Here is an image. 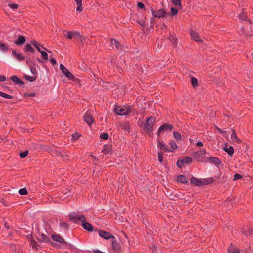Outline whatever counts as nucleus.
Segmentation results:
<instances>
[{
  "label": "nucleus",
  "instance_id": "nucleus-30",
  "mask_svg": "<svg viewBox=\"0 0 253 253\" xmlns=\"http://www.w3.org/2000/svg\"><path fill=\"white\" fill-rule=\"evenodd\" d=\"M39 52L41 53L43 59L46 61H47L48 58V55H47V53L44 51H42V50H41Z\"/></svg>",
  "mask_w": 253,
  "mask_h": 253
},
{
  "label": "nucleus",
  "instance_id": "nucleus-25",
  "mask_svg": "<svg viewBox=\"0 0 253 253\" xmlns=\"http://www.w3.org/2000/svg\"><path fill=\"white\" fill-rule=\"evenodd\" d=\"M242 233L244 234L246 236H250L253 234V229L249 228L248 231H246V230L244 228L242 231Z\"/></svg>",
  "mask_w": 253,
  "mask_h": 253
},
{
  "label": "nucleus",
  "instance_id": "nucleus-14",
  "mask_svg": "<svg viewBox=\"0 0 253 253\" xmlns=\"http://www.w3.org/2000/svg\"><path fill=\"white\" fill-rule=\"evenodd\" d=\"M12 55L18 61H22L24 59V56H22L21 54L17 52L15 50H12Z\"/></svg>",
  "mask_w": 253,
  "mask_h": 253
},
{
  "label": "nucleus",
  "instance_id": "nucleus-26",
  "mask_svg": "<svg viewBox=\"0 0 253 253\" xmlns=\"http://www.w3.org/2000/svg\"><path fill=\"white\" fill-rule=\"evenodd\" d=\"M24 77L27 81H29L30 82H33L37 79V76H30L29 75H25Z\"/></svg>",
  "mask_w": 253,
  "mask_h": 253
},
{
  "label": "nucleus",
  "instance_id": "nucleus-44",
  "mask_svg": "<svg viewBox=\"0 0 253 253\" xmlns=\"http://www.w3.org/2000/svg\"><path fill=\"white\" fill-rule=\"evenodd\" d=\"M8 5L13 10L17 9L18 7V5L15 3H9Z\"/></svg>",
  "mask_w": 253,
  "mask_h": 253
},
{
  "label": "nucleus",
  "instance_id": "nucleus-54",
  "mask_svg": "<svg viewBox=\"0 0 253 253\" xmlns=\"http://www.w3.org/2000/svg\"><path fill=\"white\" fill-rule=\"evenodd\" d=\"M31 245L32 246L33 248H36L37 245V243L35 241H31Z\"/></svg>",
  "mask_w": 253,
  "mask_h": 253
},
{
  "label": "nucleus",
  "instance_id": "nucleus-1",
  "mask_svg": "<svg viewBox=\"0 0 253 253\" xmlns=\"http://www.w3.org/2000/svg\"><path fill=\"white\" fill-rule=\"evenodd\" d=\"M70 219L74 222L78 224L82 223L83 227L88 231H92L93 230V226L88 222L86 221V219L84 215L79 214L76 213H72L69 215Z\"/></svg>",
  "mask_w": 253,
  "mask_h": 253
},
{
  "label": "nucleus",
  "instance_id": "nucleus-51",
  "mask_svg": "<svg viewBox=\"0 0 253 253\" xmlns=\"http://www.w3.org/2000/svg\"><path fill=\"white\" fill-rule=\"evenodd\" d=\"M77 5H78V6L77 8V10L78 11L81 12L83 10L82 4H80Z\"/></svg>",
  "mask_w": 253,
  "mask_h": 253
},
{
  "label": "nucleus",
  "instance_id": "nucleus-36",
  "mask_svg": "<svg viewBox=\"0 0 253 253\" xmlns=\"http://www.w3.org/2000/svg\"><path fill=\"white\" fill-rule=\"evenodd\" d=\"M8 49V47L2 43H0V50L3 51H6Z\"/></svg>",
  "mask_w": 253,
  "mask_h": 253
},
{
  "label": "nucleus",
  "instance_id": "nucleus-11",
  "mask_svg": "<svg viewBox=\"0 0 253 253\" xmlns=\"http://www.w3.org/2000/svg\"><path fill=\"white\" fill-rule=\"evenodd\" d=\"M99 235L100 237L105 239L108 240L109 239H115V237L113 235H111L109 232L103 230H100L99 231Z\"/></svg>",
  "mask_w": 253,
  "mask_h": 253
},
{
  "label": "nucleus",
  "instance_id": "nucleus-8",
  "mask_svg": "<svg viewBox=\"0 0 253 253\" xmlns=\"http://www.w3.org/2000/svg\"><path fill=\"white\" fill-rule=\"evenodd\" d=\"M60 69L62 71L63 73L65 76L70 80H72L74 78L73 75L70 72V71L66 69L63 64L60 65Z\"/></svg>",
  "mask_w": 253,
  "mask_h": 253
},
{
  "label": "nucleus",
  "instance_id": "nucleus-62",
  "mask_svg": "<svg viewBox=\"0 0 253 253\" xmlns=\"http://www.w3.org/2000/svg\"><path fill=\"white\" fill-rule=\"evenodd\" d=\"M67 191H68V192L69 191L68 189H66V191H65L66 194L67 193Z\"/></svg>",
  "mask_w": 253,
  "mask_h": 253
},
{
  "label": "nucleus",
  "instance_id": "nucleus-64",
  "mask_svg": "<svg viewBox=\"0 0 253 253\" xmlns=\"http://www.w3.org/2000/svg\"><path fill=\"white\" fill-rule=\"evenodd\" d=\"M67 191H68V192L69 191L68 189H66V191H65L66 194L67 193Z\"/></svg>",
  "mask_w": 253,
  "mask_h": 253
},
{
  "label": "nucleus",
  "instance_id": "nucleus-43",
  "mask_svg": "<svg viewBox=\"0 0 253 253\" xmlns=\"http://www.w3.org/2000/svg\"><path fill=\"white\" fill-rule=\"evenodd\" d=\"M28 154V151L26 150L23 152H21L19 155H20V156L21 158H24L27 156Z\"/></svg>",
  "mask_w": 253,
  "mask_h": 253
},
{
  "label": "nucleus",
  "instance_id": "nucleus-48",
  "mask_svg": "<svg viewBox=\"0 0 253 253\" xmlns=\"http://www.w3.org/2000/svg\"><path fill=\"white\" fill-rule=\"evenodd\" d=\"M242 178V176L241 175H240L238 173H236L234 175V180H236L241 179Z\"/></svg>",
  "mask_w": 253,
  "mask_h": 253
},
{
  "label": "nucleus",
  "instance_id": "nucleus-41",
  "mask_svg": "<svg viewBox=\"0 0 253 253\" xmlns=\"http://www.w3.org/2000/svg\"><path fill=\"white\" fill-rule=\"evenodd\" d=\"M19 193L21 195H26L27 191L26 188H22L19 190Z\"/></svg>",
  "mask_w": 253,
  "mask_h": 253
},
{
  "label": "nucleus",
  "instance_id": "nucleus-21",
  "mask_svg": "<svg viewBox=\"0 0 253 253\" xmlns=\"http://www.w3.org/2000/svg\"><path fill=\"white\" fill-rule=\"evenodd\" d=\"M177 180L178 182H180L183 184H186L188 182L186 178L183 175H178L177 177Z\"/></svg>",
  "mask_w": 253,
  "mask_h": 253
},
{
  "label": "nucleus",
  "instance_id": "nucleus-18",
  "mask_svg": "<svg viewBox=\"0 0 253 253\" xmlns=\"http://www.w3.org/2000/svg\"><path fill=\"white\" fill-rule=\"evenodd\" d=\"M25 38L24 36H20L18 37L17 40L14 42L17 45H22L25 42Z\"/></svg>",
  "mask_w": 253,
  "mask_h": 253
},
{
  "label": "nucleus",
  "instance_id": "nucleus-20",
  "mask_svg": "<svg viewBox=\"0 0 253 253\" xmlns=\"http://www.w3.org/2000/svg\"><path fill=\"white\" fill-rule=\"evenodd\" d=\"M228 252L229 253H239V251L238 249L234 245H231L228 249Z\"/></svg>",
  "mask_w": 253,
  "mask_h": 253
},
{
  "label": "nucleus",
  "instance_id": "nucleus-39",
  "mask_svg": "<svg viewBox=\"0 0 253 253\" xmlns=\"http://www.w3.org/2000/svg\"><path fill=\"white\" fill-rule=\"evenodd\" d=\"M184 164H190L192 161V158L189 157H185L183 159Z\"/></svg>",
  "mask_w": 253,
  "mask_h": 253
},
{
  "label": "nucleus",
  "instance_id": "nucleus-47",
  "mask_svg": "<svg viewBox=\"0 0 253 253\" xmlns=\"http://www.w3.org/2000/svg\"><path fill=\"white\" fill-rule=\"evenodd\" d=\"M170 10L171 14L172 16L176 15L177 13V10L174 7H171Z\"/></svg>",
  "mask_w": 253,
  "mask_h": 253
},
{
  "label": "nucleus",
  "instance_id": "nucleus-40",
  "mask_svg": "<svg viewBox=\"0 0 253 253\" xmlns=\"http://www.w3.org/2000/svg\"><path fill=\"white\" fill-rule=\"evenodd\" d=\"M123 128L127 131L129 132V124L126 122L123 125Z\"/></svg>",
  "mask_w": 253,
  "mask_h": 253
},
{
  "label": "nucleus",
  "instance_id": "nucleus-12",
  "mask_svg": "<svg viewBox=\"0 0 253 253\" xmlns=\"http://www.w3.org/2000/svg\"><path fill=\"white\" fill-rule=\"evenodd\" d=\"M37 239L40 242H48L49 241L48 237L43 233L40 232V231H39Z\"/></svg>",
  "mask_w": 253,
  "mask_h": 253
},
{
  "label": "nucleus",
  "instance_id": "nucleus-6",
  "mask_svg": "<svg viewBox=\"0 0 253 253\" xmlns=\"http://www.w3.org/2000/svg\"><path fill=\"white\" fill-rule=\"evenodd\" d=\"M65 36L69 39H74L79 40L81 38V35L79 33L76 31L68 32L67 35H65Z\"/></svg>",
  "mask_w": 253,
  "mask_h": 253
},
{
  "label": "nucleus",
  "instance_id": "nucleus-27",
  "mask_svg": "<svg viewBox=\"0 0 253 253\" xmlns=\"http://www.w3.org/2000/svg\"><path fill=\"white\" fill-rule=\"evenodd\" d=\"M111 45L113 46L114 45L115 46V47L117 49H119L120 46H121V45L119 43V42L116 41V40H114V39H112L111 41Z\"/></svg>",
  "mask_w": 253,
  "mask_h": 253
},
{
  "label": "nucleus",
  "instance_id": "nucleus-55",
  "mask_svg": "<svg viewBox=\"0 0 253 253\" xmlns=\"http://www.w3.org/2000/svg\"><path fill=\"white\" fill-rule=\"evenodd\" d=\"M6 81V78L5 77L3 76H0V81L1 82H4Z\"/></svg>",
  "mask_w": 253,
  "mask_h": 253
},
{
  "label": "nucleus",
  "instance_id": "nucleus-35",
  "mask_svg": "<svg viewBox=\"0 0 253 253\" xmlns=\"http://www.w3.org/2000/svg\"><path fill=\"white\" fill-rule=\"evenodd\" d=\"M110 149L111 148L109 145H105L104 146V148L102 150V152L105 154H107L109 153V152H110Z\"/></svg>",
  "mask_w": 253,
  "mask_h": 253
},
{
  "label": "nucleus",
  "instance_id": "nucleus-50",
  "mask_svg": "<svg viewBox=\"0 0 253 253\" xmlns=\"http://www.w3.org/2000/svg\"><path fill=\"white\" fill-rule=\"evenodd\" d=\"M158 158L160 162H162L163 161V155L161 153H159Z\"/></svg>",
  "mask_w": 253,
  "mask_h": 253
},
{
  "label": "nucleus",
  "instance_id": "nucleus-13",
  "mask_svg": "<svg viewBox=\"0 0 253 253\" xmlns=\"http://www.w3.org/2000/svg\"><path fill=\"white\" fill-rule=\"evenodd\" d=\"M190 35L192 38L197 42H202L203 41V40L200 38L198 34L196 32L191 30Z\"/></svg>",
  "mask_w": 253,
  "mask_h": 253
},
{
  "label": "nucleus",
  "instance_id": "nucleus-61",
  "mask_svg": "<svg viewBox=\"0 0 253 253\" xmlns=\"http://www.w3.org/2000/svg\"><path fill=\"white\" fill-rule=\"evenodd\" d=\"M218 130L219 132H222L221 129L218 128Z\"/></svg>",
  "mask_w": 253,
  "mask_h": 253
},
{
  "label": "nucleus",
  "instance_id": "nucleus-42",
  "mask_svg": "<svg viewBox=\"0 0 253 253\" xmlns=\"http://www.w3.org/2000/svg\"><path fill=\"white\" fill-rule=\"evenodd\" d=\"M60 227H61L63 229H66L68 228V225L67 223H66V222H61L60 223Z\"/></svg>",
  "mask_w": 253,
  "mask_h": 253
},
{
  "label": "nucleus",
  "instance_id": "nucleus-46",
  "mask_svg": "<svg viewBox=\"0 0 253 253\" xmlns=\"http://www.w3.org/2000/svg\"><path fill=\"white\" fill-rule=\"evenodd\" d=\"M184 164L183 160H179L177 162V166L179 168H181Z\"/></svg>",
  "mask_w": 253,
  "mask_h": 253
},
{
  "label": "nucleus",
  "instance_id": "nucleus-52",
  "mask_svg": "<svg viewBox=\"0 0 253 253\" xmlns=\"http://www.w3.org/2000/svg\"><path fill=\"white\" fill-rule=\"evenodd\" d=\"M79 135L78 133H74L73 134L72 137L74 140H77L79 138Z\"/></svg>",
  "mask_w": 253,
  "mask_h": 253
},
{
  "label": "nucleus",
  "instance_id": "nucleus-29",
  "mask_svg": "<svg viewBox=\"0 0 253 253\" xmlns=\"http://www.w3.org/2000/svg\"><path fill=\"white\" fill-rule=\"evenodd\" d=\"M239 18L241 20H245L247 19V15L246 13L245 10H243V12L239 14Z\"/></svg>",
  "mask_w": 253,
  "mask_h": 253
},
{
  "label": "nucleus",
  "instance_id": "nucleus-58",
  "mask_svg": "<svg viewBox=\"0 0 253 253\" xmlns=\"http://www.w3.org/2000/svg\"><path fill=\"white\" fill-rule=\"evenodd\" d=\"M77 5L82 4V0H75Z\"/></svg>",
  "mask_w": 253,
  "mask_h": 253
},
{
  "label": "nucleus",
  "instance_id": "nucleus-32",
  "mask_svg": "<svg viewBox=\"0 0 253 253\" xmlns=\"http://www.w3.org/2000/svg\"><path fill=\"white\" fill-rule=\"evenodd\" d=\"M31 43L33 44V45L39 51H40L41 50L40 48L41 45L39 43H38L36 41H32Z\"/></svg>",
  "mask_w": 253,
  "mask_h": 253
},
{
  "label": "nucleus",
  "instance_id": "nucleus-28",
  "mask_svg": "<svg viewBox=\"0 0 253 253\" xmlns=\"http://www.w3.org/2000/svg\"><path fill=\"white\" fill-rule=\"evenodd\" d=\"M224 150L230 156H232L234 153V149L232 146H230L229 148H225L224 149Z\"/></svg>",
  "mask_w": 253,
  "mask_h": 253
},
{
  "label": "nucleus",
  "instance_id": "nucleus-7",
  "mask_svg": "<svg viewBox=\"0 0 253 253\" xmlns=\"http://www.w3.org/2000/svg\"><path fill=\"white\" fill-rule=\"evenodd\" d=\"M173 128V126L171 125L168 124H164L162 125L159 128L158 135L163 131H171Z\"/></svg>",
  "mask_w": 253,
  "mask_h": 253
},
{
  "label": "nucleus",
  "instance_id": "nucleus-23",
  "mask_svg": "<svg viewBox=\"0 0 253 253\" xmlns=\"http://www.w3.org/2000/svg\"><path fill=\"white\" fill-rule=\"evenodd\" d=\"M158 147L161 150H164L166 151H169L170 150L165 146V144L163 142L159 141L158 144Z\"/></svg>",
  "mask_w": 253,
  "mask_h": 253
},
{
  "label": "nucleus",
  "instance_id": "nucleus-4",
  "mask_svg": "<svg viewBox=\"0 0 253 253\" xmlns=\"http://www.w3.org/2000/svg\"><path fill=\"white\" fill-rule=\"evenodd\" d=\"M206 153V150L204 149H202L199 151L194 153L193 154V156L197 161L199 162H203L204 160V159Z\"/></svg>",
  "mask_w": 253,
  "mask_h": 253
},
{
  "label": "nucleus",
  "instance_id": "nucleus-19",
  "mask_svg": "<svg viewBox=\"0 0 253 253\" xmlns=\"http://www.w3.org/2000/svg\"><path fill=\"white\" fill-rule=\"evenodd\" d=\"M232 133L231 135V138L232 140V141L237 142L239 143H240L241 140L237 136V135H236L235 130H234V129L232 130Z\"/></svg>",
  "mask_w": 253,
  "mask_h": 253
},
{
  "label": "nucleus",
  "instance_id": "nucleus-53",
  "mask_svg": "<svg viewBox=\"0 0 253 253\" xmlns=\"http://www.w3.org/2000/svg\"><path fill=\"white\" fill-rule=\"evenodd\" d=\"M137 6L138 7H139L140 8H144V7H145L144 4L141 2H139L137 4Z\"/></svg>",
  "mask_w": 253,
  "mask_h": 253
},
{
  "label": "nucleus",
  "instance_id": "nucleus-34",
  "mask_svg": "<svg viewBox=\"0 0 253 253\" xmlns=\"http://www.w3.org/2000/svg\"><path fill=\"white\" fill-rule=\"evenodd\" d=\"M0 96L2 97H4L5 98H7V99H12L13 98V97L11 95L7 94L6 93H3L0 91Z\"/></svg>",
  "mask_w": 253,
  "mask_h": 253
},
{
  "label": "nucleus",
  "instance_id": "nucleus-17",
  "mask_svg": "<svg viewBox=\"0 0 253 253\" xmlns=\"http://www.w3.org/2000/svg\"><path fill=\"white\" fill-rule=\"evenodd\" d=\"M52 238L55 241L58 242L59 243H64V239L59 234L58 235H53L52 236Z\"/></svg>",
  "mask_w": 253,
  "mask_h": 253
},
{
  "label": "nucleus",
  "instance_id": "nucleus-24",
  "mask_svg": "<svg viewBox=\"0 0 253 253\" xmlns=\"http://www.w3.org/2000/svg\"><path fill=\"white\" fill-rule=\"evenodd\" d=\"M24 50L26 52H31L34 53L35 49L31 46V44L27 43L24 48Z\"/></svg>",
  "mask_w": 253,
  "mask_h": 253
},
{
  "label": "nucleus",
  "instance_id": "nucleus-16",
  "mask_svg": "<svg viewBox=\"0 0 253 253\" xmlns=\"http://www.w3.org/2000/svg\"><path fill=\"white\" fill-rule=\"evenodd\" d=\"M10 79L16 84L21 85L23 84L24 83L19 79L16 76H12L10 77Z\"/></svg>",
  "mask_w": 253,
  "mask_h": 253
},
{
  "label": "nucleus",
  "instance_id": "nucleus-5",
  "mask_svg": "<svg viewBox=\"0 0 253 253\" xmlns=\"http://www.w3.org/2000/svg\"><path fill=\"white\" fill-rule=\"evenodd\" d=\"M155 121V117H151L149 118L146 121V123L145 126V129L149 131H152L153 126Z\"/></svg>",
  "mask_w": 253,
  "mask_h": 253
},
{
  "label": "nucleus",
  "instance_id": "nucleus-22",
  "mask_svg": "<svg viewBox=\"0 0 253 253\" xmlns=\"http://www.w3.org/2000/svg\"><path fill=\"white\" fill-rule=\"evenodd\" d=\"M111 244H112V249L114 251H118V250H119V249H120V245L117 243L116 240H115L114 239H113V240L111 241Z\"/></svg>",
  "mask_w": 253,
  "mask_h": 253
},
{
  "label": "nucleus",
  "instance_id": "nucleus-9",
  "mask_svg": "<svg viewBox=\"0 0 253 253\" xmlns=\"http://www.w3.org/2000/svg\"><path fill=\"white\" fill-rule=\"evenodd\" d=\"M84 120L88 125H91L93 122V118L90 112L87 111L84 115Z\"/></svg>",
  "mask_w": 253,
  "mask_h": 253
},
{
  "label": "nucleus",
  "instance_id": "nucleus-37",
  "mask_svg": "<svg viewBox=\"0 0 253 253\" xmlns=\"http://www.w3.org/2000/svg\"><path fill=\"white\" fill-rule=\"evenodd\" d=\"M172 2L173 4L176 6H181L180 0H172Z\"/></svg>",
  "mask_w": 253,
  "mask_h": 253
},
{
  "label": "nucleus",
  "instance_id": "nucleus-56",
  "mask_svg": "<svg viewBox=\"0 0 253 253\" xmlns=\"http://www.w3.org/2000/svg\"><path fill=\"white\" fill-rule=\"evenodd\" d=\"M196 145L198 147H202L203 145V144L202 142L199 141L197 143Z\"/></svg>",
  "mask_w": 253,
  "mask_h": 253
},
{
  "label": "nucleus",
  "instance_id": "nucleus-10",
  "mask_svg": "<svg viewBox=\"0 0 253 253\" xmlns=\"http://www.w3.org/2000/svg\"><path fill=\"white\" fill-rule=\"evenodd\" d=\"M152 10V13L155 17L162 18L166 14V12L163 9H159L158 11H156L153 9Z\"/></svg>",
  "mask_w": 253,
  "mask_h": 253
},
{
  "label": "nucleus",
  "instance_id": "nucleus-57",
  "mask_svg": "<svg viewBox=\"0 0 253 253\" xmlns=\"http://www.w3.org/2000/svg\"><path fill=\"white\" fill-rule=\"evenodd\" d=\"M50 62L53 65H55L56 64V61L54 59H53V58L51 59Z\"/></svg>",
  "mask_w": 253,
  "mask_h": 253
},
{
  "label": "nucleus",
  "instance_id": "nucleus-59",
  "mask_svg": "<svg viewBox=\"0 0 253 253\" xmlns=\"http://www.w3.org/2000/svg\"><path fill=\"white\" fill-rule=\"evenodd\" d=\"M140 25L141 26H145V23L144 22H142L141 23H139Z\"/></svg>",
  "mask_w": 253,
  "mask_h": 253
},
{
  "label": "nucleus",
  "instance_id": "nucleus-49",
  "mask_svg": "<svg viewBox=\"0 0 253 253\" xmlns=\"http://www.w3.org/2000/svg\"><path fill=\"white\" fill-rule=\"evenodd\" d=\"M170 145L172 149H176L177 148V145L174 142H170Z\"/></svg>",
  "mask_w": 253,
  "mask_h": 253
},
{
  "label": "nucleus",
  "instance_id": "nucleus-60",
  "mask_svg": "<svg viewBox=\"0 0 253 253\" xmlns=\"http://www.w3.org/2000/svg\"><path fill=\"white\" fill-rule=\"evenodd\" d=\"M42 48L44 49H45L46 51H47L48 53H52L51 51L48 50L47 49H45L44 47H42Z\"/></svg>",
  "mask_w": 253,
  "mask_h": 253
},
{
  "label": "nucleus",
  "instance_id": "nucleus-15",
  "mask_svg": "<svg viewBox=\"0 0 253 253\" xmlns=\"http://www.w3.org/2000/svg\"><path fill=\"white\" fill-rule=\"evenodd\" d=\"M209 160L211 163L214 164L216 166H218L221 164V161L216 157H211L209 158Z\"/></svg>",
  "mask_w": 253,
  "mask_h": 253
},
{
  "label": "nucleus",
  "instance_id": "nucleus-38",
  "mask_svg": "<svg viewBox=\"0 0 253 253\" xmlns=\"http://www.w3.org/2000/svg\"><path fill=\"white\" fill-rule=\"evenodd\" d=\"M173 136L177 140H180L181 138V134L178 132H174Z\"/></svg>",
  "mask_w": 253,
  "mask_h": 253
},
{
  "label": "nucleus",
  "instance_id": "nucleus-2",
  "mask_svg": "<svg viewBox=\"0 0 253 253\" xmlns=\"http://www.w3.org/2000/svg\"><path fill=\"white\" fill-rule=\"evenodd\" d=\"M212 178L199 179L196 177H192L190 179V182L192 184L198 186L211 183L212 182Z\"/></svg>",
  "mask_w": 253,
  "mask_h": 253
},
{
  "label": "nucleus",
  "instance_id": "nucleus-63",
  "mask_svg": "<svg viewBox=\"0 0 253 253\" xmlns=\"http://www.w3.org/2000/svg\"><path fill=\"white\" fill-rule=\"evenodd\" d=\"M67 191H68V192L69 191L68 189H66V191H65L66 194L67 193Z\"/></svg>",
  "mask_w": 253,
  "mask_h": 253
},
{
  "label": "nucleus",
  "instance_id": "nucleus-33",
  "mask_svg": "<svg viewBox=\"0 0 253 253\" xmlns=\"http://www.w3.org/2000/svg\"><path fill=\"white\" fill-rule=\"evenodd\" d=\"M31 72L34 76H37V70L34 66H30Z\"/></svg>",
  "mask_w": 253,
  "mask_h": 253
},
{
  "label": "nucleus",
  "instance_id": "nucleus-45",
  "mask_svg": "<svg viewBox=\"0 0 253 253\" xmlns=\"http://www.w3.org/2000/svg\"><path fill=\"white\" fill-rule=\"evenodd\" d=\"M100 137L103 139H107L108 138V134L107 133H102L100 134Z\"/></svg>",
  "mask_w": 253,
  "mask_h": 253
},
{
  "label": "nucleus",
  "instance_id": "nucleus-31",
  "mask_svg": "<svg viewBox=\"0 0 253 253\" xmlns=\"http://www.w3.org/2000/svg\"><path fill=\"white\" fill-rule=\"evenodd\" d=\"M191 84L194 87H196V86H198V80L196 78H195L194 77H192L191 78Z\"/></svg>",
  "mask_w": 253,
  "mask_h": 253
},
{
  "label": "nucleus",
  "instance_id": "nucleus-3",
  "mask_svg": "<svg viewBox=\"0 0 253 253\" xmlns=\"http://www.w3.org/2000/svg\"><path fill=\"white\" fill-rule=\"evenodd\" d=\"M130 107L126 106H116L114 108V111L118 115H125L130 112Z\"/></svg>",
  "mask_w": 253,
  "mask_h": 253
}]
</instances>
